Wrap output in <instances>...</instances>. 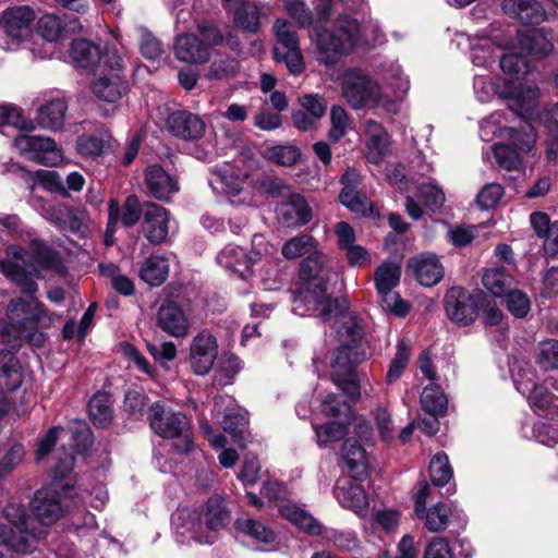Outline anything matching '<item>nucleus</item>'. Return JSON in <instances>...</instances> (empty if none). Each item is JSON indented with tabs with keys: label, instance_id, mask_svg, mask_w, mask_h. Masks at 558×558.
Returning <instances> with one entry per match:
<instances>
[{
	"label": "nucleus",
	"instance_id": "obj_41",
	"mask_svg": "<svg viewBox=\"0 0 558 558\" xmlns=\"http://www.w3.org/2000/svg\"><path fill=\"white\" fill-rule=\"evenodd\" d=\"M169 275V262L160 255H150L141 265L140 278L151 287L161 286Z\"/></svg>",
	"mask_w": 558,
	"mask_h": 558
},
{
	"label": "nucleus",
	"instance_id": "obj_61",
	"mask_svg": "<svg viewBox=\"0 0 558 558\" xmlns=\"http://www.w3.org/2000/svg\"><path fill=\"white\" fill-rule=\"evenodd\" d=\"M63 31V22L54 14H45L38 20L37 32L49 43L59 40Z\"/></svg>",
	"mask_w": 558,
	"mask_h": 558
},
{
	"label": "nucleus",
	"instance_id": "obj_58",
	"mask_svg": "<svg viewBox=\"0 0 558 558\" xmlns=\"http://www.w3.org/2000/svg\"><path fill=\"white\" fill-rule=\"evenodd\" d=\"M500 68L505 74L510 76L525 75L530 72V65L526 56L522 50L520 52H508L500 58Z\"/></svg>",
	"mask_w": 558,
	"mask_h": 558
},
{
	"label": "nucleus",
	"instance_id": "obj_22",
	"mask_svg": "<svg viewBox=\"0 0 558 558\" xmlns=\"http://www.w3.org/2000/svg\"><path fill=\"white\" fill-rule=\"evenodd\" d=\"M171 520L175 533L182 537L194 539L201 544L214 543L215 535L206 532L202 513L198 509H178L175 513L172 514Z\"/></svg>",
	"mask_w": 558,
	"mask_h": 558
},
{
	"label": "nucleus",
	"instance_id": "obj_9",
	"mask_svg": "<svg viewBox=\"0 0 558 558\" xmlns=\"http://www.w3.org/2000/svg\"><path fill=\"white\" fill-rule=\"evenodd\" d=\"M279 512L291 523L311 535H320L324 533L322 524L316 521L307 511L299 508L296 505L282 501L278 505ZM325 537L335 546L342 550H352L357 546L356 534L352 531H325Z\"/></svg>",
	"mask_w": 558,
	"mask_h": 558
},
{
	"label": "nucleus",
	"instance_id": "obj_28",
	"mask_svg": "<svg viewBox=\"0 0 558 558\" xmlns=\"http://www.w3.org/2000/svg\"><path fill=\"white\" fill-rule=\"evenodd\" d=\"M278 221L286 227H300L312 219V209L301 194H290L276 207Z\"/></svg>",
	"mask_w": 558,
	"mask_h": 558
},
{
	"label": "nucleus",
	"instance_id": "obj_27",
	"mask_svg": "<svg viewBox=\"0 0 558 558\" xmlns=\"http://www.w3.org/2000/svg\"><path fill=\"white\" fill-rule=\"evenodd\" d=\"M167 128L175 137L196 141L203 137L206 124L197 114L186 110H178L169 114Z\"/></svg>",
	"mask_w": 558,
	"mask_h": 558
},
{
	"label": "nucleus",
	"instance_id": "obj_29",
	"mask_svg": "<svg viewBox=\"0 0 558 558\" xmlns=\"http://www.w3.org/2000/svg\"><path fill=\"white\" fill-rule=\"evenodd\" d=\"M531 226L542 240L544 254L554 257L558 254V220L551 221L546 213L534 211L530 215Z\"/></svg>",
	"mask_w": 558,
	"mask_h": 558
},
{
	"label": "nucleus",
	"instance_id": "obj_19",
	"mask_svg": "<svg viewBox=\"0 0 558 558\" xmlns=\"http://www.w3.org/2000/svg\"><path fill=\"white\" fill-rule=\"evenodd\" d=\"M142 231L153 245L167 242L170 231V213L167 208L153 203H144Z\"/></svg>",
	"mask_w": 558,
	"mask_h": 558
},
{
	"label": "nucleus",
	"instance_id": "obj_33",
	"mask_svg": "<svg viewBox=\"0 0 558 558\" xmlns=\"http://www.w3.org/2000/svg\"><path fill=\"white\" fill-rule=\"evenodd\" d=\"M175 57L190 63H205L210 57L209 47L191 34L179 35L174 43Z\"/></svg>",
	"mask_w": 558,
	"mask_h": 558
},
{
	"label": "nucleus",
	"instance_id": "obj_20",
	"mask_svg": "<svg viewBox=\"0 0 558 558\" xmlns=\"http://www.w3.org/2000/svg\"><path fill=\"white\" fill-rule=\"evenodd\" d=\"M445 308L448 317L459 325H470L477 316L475 298L461 287H452L445 295Z\"/></svg>",
	"mask_w": 558,
	"mask_h": 558
},
{
	"label": "nucleus",
	"instance_id": "obj_23",
	"mask_svg": "<svg viewBox=\"0 0 558 558\" xmlns=\"http://www.w3.org/2000/svg\"><path fill=\"white\" fill-rule=\"evenodd\" d=\"M218 354L216 338L206 330L198 332L190 345V364L196 375H206Z\"/></svg>",
	"mask_w": 558,
	"mask_h": 558
},
{
	"label": "nucleus",
	"instance_id": "obj_57",
	"mask_svg": "<svg viewBox=\"0 0 558 558\" xmlns=\"http://www.w3.org/2000/svg\"><path fill=\"white\" fill-rule=\"evenodd\" d=\"M235 23L242 28L256 33L259 29V12L255 4L243 3L231 12Z\"/></svg>",
	"mask_w": 558,
	"mask_h": 558
},
{
	"label": "nucleus",
	"instance_id": "obj_35",
	"mask_svg": "<svg viewBox=\"0 0 558 558\" xmlns=\"http://www.w3.org/2000/svg\"><path fill=\"white\" fill-rule=\"evenodd\" d=\"M119 69L110 70L109 74H101L94 83H93V93L99 99H102L108 102H116L119 100L122 95L126 92V85L120 75Z\"/></svg>",
	"mask_w": 558,
	"mask_h": 558
},
{
	"label": "nucleus",
	"instance_id": "obj_1",
	"mask_svg": "<svg viewBox=\"0 0 558 558\" xmlns=\"http://www.w3.org/2000/svg\"><path fill=\"white\" fill-rule=\"evenodd\" d=\"M24 252L15 250L13 252L14 260H2L0 268L11 281L15 282L22 293L29 296L28 300L22 298L12 300L7 307V316L14 332L16 333L12 347L20 345L21 340H26L32 345L40 348L46 341L45 335L38 328H48L53 323V317L34 298L38 291V286L33 277L25 271L17 260H23Z\"/></svg>",
	"mask_w": 558,
	"mask_h": 558
},
{
	"label": "nucleus",
	"instance_id": "obj_64",
	"mask_svg": "<svg viewBox=\"0 0 558 558\" xmlns=\"http://www.w3.org/2000/svg\"><path fill=\"white\" fill-rule=\"evenodd\" d=\"M536 363L544 369L558 368V340H546L539 343Z\"/></svg>",
	"mask_w": 558,
	"mask_h": 558
},
{
	"label": "nucleus",
	"instance_id": "obj_4",
	"mask_svg": "<svg viewBox=\"0 0 558 558\" xmlns=\"http://www.w3.org/2000/svg\"><path fill=\"white\" fill-rule=\"evenodd\" d=\"M148 421L158 436L177 439L173 446L179 453H189L193 449L190 421L182 412L173 411L158 401L150 405Z\"/></svg>",
	"mask_w": 558,
	"mask_h": 558
},
{
	"label": "nucleus",
	"instance_id": "obj_51",
	"mask_svg": "<svg viewBox=\"0 0 558 558\" xmlns=\"http://www.w3.org/2000/svg\"><path fill=\"white\" fill-rule=\"evenodd\" d=\"M452 514L451 506L438 502L425 510L423 518L425 519V527L430 532H441L446 530L449 523V517Z\"/></svg>",
	"mask_w": 558,
	"mask_h": 558
},
{
	"label": "nucleus",
	"instance_id": "obj_44",
	"mask_svg": "<svg viewBox=\"0 0 558 558\" xmlns=\"http://www.w3.org/2000/svg\"><path fill=\"white\" fill-rule=\"evenodd\" d=\"M504 120L505 118L501 112H494L488 118L484 119L480 125L481 138L488 142L494 137L502 140L519 137V130L502 125Z\"/></svg>",
	"mask_w": 558,
	"mask_h": 558
},
{
	"label": "nucleus",
	"instance_id": "obj_43",
	"mask_svg": "<svg viewBox=\"0 0 558 558\" xmlns=\"http://www.w3.org/2000/svg\"><path fill=\"white\" fill-rule=\"evenodd\" d=\"M342 459L352 477L362 480L367 475V459L364 448L356 441L347 440L342 449Z\"/></svg>",
	"mask_w": 558,
	"mask_h": 558
},
{
	"label": "nucleus",
	"instance_id": "obj_36",
	"mask_svg": "<svg viewBox=\"0 0 558 558\" xmlns=\"http://www.w3.org/2000/svg\"><path fill=\"white\" fill-rule=\"evenodd\" d=\"M335 495L342 507L352 510L360 517L366 514L368 500L361 485L345 481L343 484L337 485Z\"/></svg>",
	"mask_w": 558,
	"mask_h": 558
},
{
	"label": "nucleus",
	"instance_id": "obj_8",
	"mask_svg": "<svg viewBox=\"0 0 558 558\" xmlns=\"http://www.w3.org/2000/svg\"><path fill=\"white\" fill-rule=\"evenodd\" d=\"M365 353L357 345H341L332 355L331 380L351 400L360 397V385L355 367L365 360Z\"/></svg>",
	"mask_w": 558,
	"mask_h": 558
},
{
	"label": "nucleus",
	"instance_id": "obj_39",
	"mask_svg": "<svg viewBox=\"0 0 558 558\" xmlns=\"http://www.w3.org/2000/svg\"><path fill=\"white\" fill-rule=\"evenodd\" d=\"M485 289L496 298H502L515 286L514 277L502 266L487 268L482 276Z\"/></svg>",
	"mask_w": 558,
	"mask_h": 558
},
{
	"label": "nucleus",
	"instance_id": "obj_48",
	"mask_svg": "<svg viewBox=\"0 0 558 558\" xmlns=\"http://www.w3.org/2000/svg\"><path fill=\"white\" fill-rule=\"evenodd\" d=\"M319 244L311 234H300L288 240L281 248V254L287 259H296L304 255H311L317 251Z\"/></svg>",
	"mask_w": 558,
	"mask_h": 558
},
{
	"label": "nucleus",
	"instance_id": "obj_54",
	"mask_svg": "<svg viewBox=\"0 0 558 558\" xmlns=\"http://www.w3.org/2000/svg\"><path fill=\"white\" fill-rule=\"evenodd\" d=\"M265 155L267 159L277 165L290 167L301 158V150L294 145L284 144L267 148Z\"/></svg>",
	"mask_w": 558,
	"mask_h": 558
},
{
	"label": "nucleus",
	"instance_id": "obj_53",
	"mask_svg": "<svg viewBox=\"0 0 558 558\" xmlns=\"http://www.w3.org/2000/svg\"><path fill=\"white\" fill-rule=\"evenodd\" d=\"M99 271L104 277L110 278L112 288L122 295H132L134 293L133 281L124 275L120 274L117 265L99 264Z\"/></svg>",
	"mask_w": 558,
	"mask_h": 558
},
{
	"label": "nucleus",
	"instance_id": "obj_60",
	"mask_svg": "<svg viewBox=\"0 0 558 558\" xmlns=\"http://www.w3.org/2000/svg\"><path fill=\"white\" fill-rule=\"evenodd\" d=\"M504 296L507 310L515 318H524L531 311V300L525 292L512 288Z\"/></svg>",
	"mask_w": 558,
	"mask_h": 558
},
{
	"label": "nucleus",
	"instance_id": "obj_13",
	"mask_svg": "<svg viewBox=\"0 0 558 558\" xmlns=\"http://www.w3.org/2000/svg\"><path fill=\"white\" fill-rule=\"evenodd\" d=\"M277 44L274 48V57L278 62H284L289 72L300 74L304 69L303 57L299 46V39L292 25L282 19L275 22Z\"/></svg>",
	"mask_w": 558,
	"mask_h": 558
},
{
	"label": "nucleus",
	"instance_id": "obj_6",
	"mask_svg": "<svg viewBox=\"0 0 558 558\" xmlns=\"http://www.w3.org/2000/svg\"><path fill=\"white\" fill-rule=\"evenodd\" d=\"M342 96L353 109L364 107L389 109L392 102L381 92V87L365 72L359 69L345 71L341 84Z\"/></svg>",
	"mask_w": 558,
	"mask_h": 558
},
{
	"label": "nucleus",
	"instance_id": "obj_5",
	"mask_svg": "<svg viewBox=\"0 0 558 558\" xmlns=\"http://www.w3.org/2000/svg\"><path fill=\"white\" fill-rule=\"evenodd\" d=\"M359 41V23L347 15H341L337 19L333 31L318 33V60L326 65H332L340 57L349 53Z\"/></svg>",
	"mask_w": 558,
	"mask_h": 558
},
{
	"label": "nucleus",
	"instance_id": "obj_15",
	"mask_svg": "<svg viewBox=\"0 0 558 558\" xmlns=\"http://www.w3.org/2000/svg\"><path fill=\"white\" fill-rule=\"evenodd\" d=\"M13 146L20 155L37 163L56 166L61 160L57 144L50 137L23 134L14 138Z\"/></svg>",
	"mask_w": 558,
	"mask_h": 558
},
{
	"label": "nucleus",
	"instance_id": "obj_2",
	"mask_svg": "<svg viewBox=\"0 0 558 558\" xmlns=\"http://www.w3.org/2000/svg\"><path fill=\"white\" fill-rule=\"evenodd\" d=\"M329 257L319 247L300 264V289L292 300V310L300 316H317L328 320L338 307L337 300L327 292Z\"/></svg>",
	"mask_w": 558,
	"mask_h": 558
},
{
	"label": "nucleus",
	"instance_id": "obj_24",
	"mask_svg": "<svg viewBox=\"0 0 558 558\" xmlns=\"http://www.w3.org/2000/svg\"><path fill=\"white\" fill-rule=\"evenodd\" d=\"M515 386L527 397L529 404L537 414L558 418V398H555L545 386L534 383L532 378L517 379Z\"/></svg>",
	"mask_w": 558,
	"mask_h": 558
},
{
	"label": "nucleus",
	"instance_id": "obj_11",
	"mask_svg": "<svg viewBox=\"0 0 558 558\" xmlns=\"http://www.w3.org/2000/svg\"><path fill=\"white\" fill-rule=\"evenodd\" d=\"M35 19L36 13L29 5H15L5 9L0 17V26L7 36L3 49L15 50L28 39Z\"/></svg>",
	"mask_w": 558,
	"mask_h": 558
},
{
	"label": "nucleus",
	"instance_id": "obj_63",
	"mask_svg": "<svg viewBox=\"0 0 558 558\" xmlns=\"http://www.w3.org/2000/svg\"><path fill=\"white\" fill-rule=\"evenodd\" d=\"M120 209L119 222L125 228H131L135 226L143 216L144 204H140L137 196L130 195L126 197L123 206H120Z\"/></svg>",
	"mask_w": 558,
	"mask_h": 558
},
{
	"label": "nucleus",
	"instance_id": "obj_56",
	"mask_svg": "<svg viewBox=\"0 0 558 558\" xmlns=\"http://www.w3.org/2000/svg\"><path fill=\"white\" fill-rule=\"evenodd\" d=\"M12 125L22 131H33L35 125L32 120L26 119L21 110L13 105H0V126Z\"/></svg>",
	"mask_w": 558,
	"mask_h": 558
},
{
	"label": "nucleus",
	"instance_id": "obj_12",
	"mask_svg": "<svg viewBox=\"0 0 558 558\" xmlns=\"http://www.w3.org/2000/svg\"><path fill=\"white\" fill-rule=\"evenodd\" d=\"M519 137H508V143L493 146L496 162L506 170H520L523 167V157L530 153L535 144L536 135L533 128L526 124L519 129Z\"/></svg>",
	"mask_w": 558,
	"mask_h": 558
},
{
	"label": "nucleus",
	"instance_id": "obj_46",
	"mask_svg": "<svg viewBox=\"0 0 558 558\" xmlns=\"http://www.w3.org/2000/svg\"><path fill=\"white\" fill-rule=\"evenodd\" d=\"M421 405L430 416H442L447 411L448 400L440 387L430 384L421 393Z\"/></svg>",
	"mask_w": 558,
	"mask_h": 558
},
{
	"label": "nucleus",
	"instance_id": "obj_45",
	"mask_svg": "<svg viewBox=\"0 0 558 558\" xmlns=\"http://www.w3.org/2000/svg\"><path fill=\"white\" fill-rule=\"evenodd\" d=\"M204 522L207 533L214 535V532L226 526L229 521V512L225 506V500L219 496H213L207 501V510Z\"/></svg>",
	"mask_w": 558,
	"mask_h": 558
},
{
	"label": "nucleus",
	"instance_id": "obj_17",
	"mask_svg": "<svg viewBox=\"0 0 558 558\" xmlns=\"http://www.w3.org/2000/svg\"><path fill=\"white\" fill-rule=\"evenodd\" d=\"M501 95L508 100L511 111L524 120H531L538 107L539 88L535 84L507 82Z\"/></svg>",
	"mask_w": 558,
	"mask_h": 558
},
{
	"label": "nucleus",
	"instance_id": "obj_38",
	"mask_svg": "<svg viewBox=\"0 0 558 558\" xmlns=\"http://www.w3.org/2000/svg\"><path fill=\"white\" fill-rule=\"evenodd\" d=\"M518 46L522 52L538 58H546L554 52L555 46L541 29H533L518 35Z\"/></svg>",
	"mask_w": 558,
	"mask_h": 558
},
{
	"label": "nucleus",
	"instance_id": "obj_3",
	"mask_svg": "<svg viewBox=\"0 0 558 558\" xmlns=\"http://www.w3.org/2000/svg\"><path fill=\"white\" fill-rule=\"evenodd\" d=\"M0 523V558L10 553L27 554L35 549L38 535L24 506L14 502L3 509Z\"/></svg>",
	"mask_w": 558,
	"mask_h": 558
},
{
	"label": "nucleus",
	"instance_id": "obj_52",
	"mask_svg": "<svg viewBox=\"0 0 558 558\" xmlns=\"http://www.w3.org/2000/svg\"><path fill=\"white\" fill-rule=\"evenodd\" d=\"M384 80L397 99H402L410 89V81L403 74L401 66L397 63H390L384 69Z\"/></svg>",
	"mask_w": 558,
	"mask_h": 558
},
{
	"label": "nucleus",
	"instance_id": "obj_49",
	"mask_svg": "<svg viewBox=\"0 0 558 558\" xmlns=\"http://www.w3.org/2000/svg\"><path fill=\"white\" fill-rule=\"evenodd\" d=\"M89 417L94 425L107 426L112 418L111 401L109 395L97 392L88 403Z\"/></svg>",
	"mask_w": 558,
	"mask_h": 558
},
{
	"label": "nucleus",
	"instance_id": "obj_37",
	"mask_svg": "<svg viewBox=\"0 0 558 558\" xmlns=\"http://www.w3.org/2000/svg\"><path fill=\"white\" fill-rule=\"evenodd\" d=\"M23 383L22 367L15 355L8 350H0V388L16 390Z\"/></svg>",
	"mask_w": 558,
	"mask_h": 558
},
{
	"label": "nucleus",
	"instance_id": "obj_47",
	"mask_svg": "<svg viewBox=\"0 0 558 558\" xmlns=\"http://www.w3.org/2000/svg\"><path fill=\"white\" fill-rule=\"evenodd\" d=\"M29 202L36 211L57 228L60 229L61 225L64 223L63 218L68 214V205L46 201L36 194L31 195Z\"/></svg>",
	"mask_w": 558,
	"mask_h": 558
},
{
	"label": "nucleus",
	"instance_id": "obj_40",
	"mask_svg": "<svg viewBox=\"0 0 558 558\" xmlns=\"http://www.w3.org/2000/svg\"><path fill=\"white\" fill-rule=\"evenodd\" d=\"M234 526L242 536H246L257 545H272L276 541L275 532L263 522L253 518H240Z\"/></svg>",
	"mask_w": 558,
	"mask_h": 558
},
{
	"label": "nucleus",
	"instance_id": "obj_32",
	"mask_svg": "<svg viewBox=\"0 0 558 558\" xmlns=\"http://www.w3.org/2000/svg\"><path fill=\"white\" fill-rule=\"evenodd\" d=\"M158 326L168 335L183 338L189 333L190 324L182 308L174 303L163 304L157 313Z\"/></svg>",
	"mask_w": 558,
	"mask_h": 558
},
{
	"label": "nucleus",
	"instance_id": "obj_59",
	"mask_svg": "<svg viewBox=\"0 0 558 558\" xmlns=\"http://www.w3.org/2000/svg\"><path fill=\"white\" fill-rule=\"evenodd\" d=\"M430 481L436 486L446 485L452 477V469L445 453L434 456L429 463Z\"/></svg>",
	"mask_w": 558,
	"mask_h": 558
},
{
	"label": "nucleus",
	"instance_id": "obj_50",
	"mask_svg": "<svg viewBox=\"0 0 558 558\" xmlns=\"http://www.w3.org/2000/svg\"><path fill=\"white\" fill-rule=\"evenodd\" d=\"M19 169L24 171L32 180V195L35 194V185H40L43 189L50 193H65L62 178L58 174V172L52 170H37L36 172L32 173L26 172L22 167H19Z\"/></svg>",
	"mask_w": 558,
	"mask_h": 558
},
{
	"label": "nucleus",
	"instance_id": "obj_14",
	"mask_svg": "<svg viewBox=\"0 0 558 558\" xmlns=\"http://www.w3.org/2000/svg\"><path fill=\"white\" fill-rule=\"evenodd\" d=\"M213 416L220 420L222 428L228 433L234 444L244 448V430L247 426V418L242 410L236 405L235 400L228 395L215 398Z\"/></svg>",
	"mask_w": 558,
	"mask_h": 558
},
{
	"label": "nucleus",
	"instance_id": "obj_34",
	"mask_svg": "<svg viewBox=\"0 0 558 558\" xmlns=\"http://www.w3.org/2000/svg\"><path fill=\"white\" fill-rule=\"evenodd\" d=\"M366 158L372 163H378L388 151L389 137L385 128L373 120L365 122Z\"/></svg>",
	"mask_w": 558,
	"mask_h": 558
},
{
	"label": "nucleus",
	"instance_id": "obj_26",
	"mask_svg": "<svg viewBox=\"0 0 558 558\" xmlns=\"http://www.w3.org/2000/svg\"><path fill=\"white\" fill-rule=\"evenodd\" d=\"M246 174L235 171L233 167L226 165L222 168H217L213 171V178L210 184L214 190L225 193L232 204H244L246 203L245 197H239L244 189Z\"/></svg>",
	"mask_w": 558,
	"mask_h": 558
},
{
	"label": "nucleus",
	"instance_id": "obj_21",
	"mask_svg": "<svg viewBox=\"0 0 558 558\" xmlns=\"http://www.w3.org/2000/svg\"><path fill=\"white\" fill-rule=\"evenodd\" d=\"M26 255L29 267L37 276H40L41 272H53L57 275H64L66 272V266L61 254L41 241H31Z\"/></svg>",
	"mask_w": 558,
	"mask_h": 558
},
{
	"label": "nucleus",
	"instance_id": "obj_7",
	"mask_svg": "<svg viewBox=\"0 0 558 558\" xmlns=\"http://www.w3.org/2000/svg\"><path fill=\"white\" fill-rule=\"evenodd\" d=\"M72 490L73 487L59 482L37 490L31 501L35 519L45 526L54 524L69 510Z\"/></svg>",
	"mask_w": 558,
	"mask_h": 558
},
{
	"label": "nucleus",
	"instance_id": "obj_25",
	"mask_svg": "<svg viewBox=\"0 0 558 558\" xmlns=\"http://www.w3.org/2000/svg\"><path fill=\"white\" fill-rule=\"evenodd\" d=\"M145 184L153 197L163 202H168L180 191L177 175L170 174L158 165H151L146 168Z\"/></svg>",
	"mask_w": 558,
	"mask_h": 558
},
{
	"label": "nucleus",
	"instance_id": "obj_30",
	"mask_svg": "<svg viewBox=\"0 0 558 558\" xmlns=\"http://www.w3.org/2000/svg\"><path fill=\"white\" fill-rule=\"evenodd\" d=\"M416 280L424 287L436 286L445 275L439 258L432 253L421 254L409 263Z\"/></svg>",
	"mask_w": 558,
	"mask_h": 558
},
{
	"label": "nucleus",
	"instance_id": "obj_55",
	"mask_svg": "<svg viewBox=\"0 0 558 558\" xmlns=\"http://www.w3.org/2000/svg\"><path fill=\"white\" fill-rule=\"evenodd\" d=\"M410 352V345L405 341L401 340L398 342L397 351L395 353L393 359L391 360L389 369L386 375V383L388 385L393 384L401 377L403 371L408 365Z\"/></svg>",
	"mask_w": 558,
	"mask_h": 558
},
{
	"label": "nucleus",
	"instance_id": "obj_42",
	"mask_svg": "<svg viewBox=\"0 0 558 558\" xmlns=\"http://www.w3.org/2000/svg\"><path fill=\"white\" fill-rule=\"evenodd\" d=\"M66 110L68 106L63 99H51L38 109V124L47 130H59L63 125Z\"/></svg>",
	"mask_w": 558,
	"mask_h": 558
},
{
	"label": "nucleus",
	"instance_id": "obj_62",
	"mask_svg": "<svg viewBox=\"0 0 558 558\" xmlns=\"http://www.w3.org/2000/svg\"><path fill=\"white\" fill-rule=\"evenodd\" d=\"M240 369L241 362L238 356L233 354L223 355L219 362L218 369L216 371L215 381L221 386L229 385L232 383Z\"/></svg>",
	"mask_w": 558,
	"mask_h": 558
},
{
	"label": "nucleus",
	"instance_id": "obj_10",
	"mask_svg": "<svg viewBox=\"0 0 558 558\" xmlns=\"http://www.w3.org/2000/svg\"><path fill=\"white\" fill-rule=\"evenodd\" d=\"M401 278V267L395 262H384L374 274V283L377 293L381 299V306L385 311H390L398 316H405L409 313V305L403 301L393 289L399 284Z\"/></svg>",
	"mask_w": 558,
	"mask_h": 558
},
{
	"label": "nucleus",
	"instance_id": "obj_16",
	"mask_svg": "<svg viewBox=\"0 0 558 558\" xmlns=\"http://www.w3.org/2000/svg\"><path fill=\"white\" fill-rule=\"evenodd\" d=\"M71 57L73 62L83 69H94L99 65L109 70H116L121 66V58L116 50L107 49L101 51L98 46L85 39L72 43Z\"/></svg>",
	"mask_w": 558,
	"mask_h": 558
},
{
	"label": "nucleus",
	"instance_id": "obj_31",
	"mask_svg": "<svg viewBox=\"0 0 558 558\" xmlns=\"http://www.w3.org/2000/svg\"><path fill=\"white\" fill-rule=\"evenodd\" d=\"M502 8L523 24L536 25L546 20V11L539 0H505Z\"/></svg>",
	"mask_w": 558,
	"mask_h": 558
},
{
	"label": "nucleus",
	"instance_id": "obj_18",
	"mask_svg": "<svg viewBox=\"0 0 558 558\" xmlns=\"http://www.w3.org/2000/svg\"><path fill=\"white\" fill-rule=\"evenodd\" d=\"M263 256L258 251L246 252L243 247L229 244L226 245L217 255V263L231 274L238 275L242 279H247L253 275V266L262 262Z\"/></svg>",
	"mask_w": 558,
	"mask_h": 558
}]
</instances>
